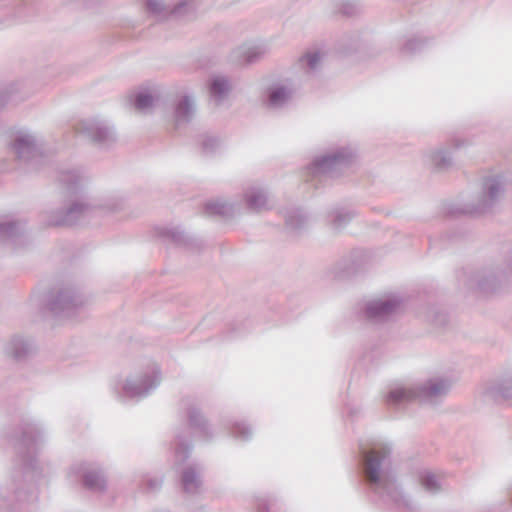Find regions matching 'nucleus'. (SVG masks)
Masks as SVG:
<instances>
[{"mask_svg": "<svg viewBox=\"0 0 512 512\" xmlns=\"http://www.w3.org/2000/svg\"><path fill=\"white\" fill-rule=\"evenodd\" d=\"M391 453V446L387 443H373L370 447L360 445L363 479L382 502L411 511L414 509L413 501L397 483Z\"/></svg>", "mask_w": 512, "mask_h": 512, "instance_id": "obj_1", "label": "nucleus"}, {"mask_svg": "<svg viewBox=\"0 0 512 512\" xmlns=\"http://www.w3.org/2000/svg\"><path fill=\"white\" fill-rule=\"evenodd\" d=\"M45 438V430L38 421L23 419L21 437L17 444V467L13 474L14 495L18 502L37 499V487L43 477V468L36 455Z\"/></svg>", "mask_w": 512, "mask_h": 512, "instance_id": "obj_2", "label": "nucleus"}, {"mask_svg": "<svg viewBox=\"0 0 512 512\" xmlns=\"http://www.w3.org/2000/svg\"><path fill=\"white\" fill-rule=\"evenodd\" d=\"M59 180L67 191L75 196L69 199L64 207L46 211L44 214L46 224L48 226H71L89 219L98 205L91 202L86 195L82 193L78 195L88 181V176L80 168H71L61 170Z\"/></svg>", "mask_w": 512, "mask_h": 512, "instance_id": "obj_3", "label": "nucleus"}, {"mask_svg": "<svg viewBox=\"0 0 512 512\" xmlns=\"http://www.w3.org/2000/svg\"><path fill=\"white\" fill-rule=\"evenodd\" d=\"M451 387V379L447 377H432L416 386H396L391 388L385 396V402L393 409H400L415 400L436 404L448 394Z\"/></svg>", "mask_w": 512, "mask_h": 512, "instance_id": "obj_4", "label": "nucleus"}, {"mask_svg": "<svg viewBox=\"0 0 512 512\" xmlns=\"http://www.w3.org/2000/svg\"><path fill=\"white\" fill-rule=\"evenodd\" d=\"M161 371L158 365L151 364L140 372L119 381L114 390L121 397L143 399L150 395L161 383Z\"/></svg>", "mask_w": 512, "mask_h": 512, "instance_id": "obj_5", "label": "nucleus"}, {"mask_svg": "<svg viewBox=\"0 0 512 512\" xmlns=\"http://www.w3.org/2000/svg\"><path fill=\"white\" fill-rule=\"evenodd\" d=\"M9 146L17 160L31 169H38L44 162L42 138L30 130L13 133Z\"/></svg>", "mask_w": 512, "mask_h": 512, "instance_id": "obj_6", "label": "nucleus"}, {"mask_svg": "<svg viewBox=\"0 0 512 512\" xmlns=\"http://www.w3.org/2000/svg\"><path fill=\"white\" fill-rule=\"evenodd\" d=\"M84 303V297L71 284L54 287L46 299V305L55 317L67 319L74 317Z\"/></svg>", "mask_w": 512, "mask_h": 512, "instance_id": "obj_7", "label": "nucleus"}, {"mask_svg": "<svg viewBox=\"0 0 512 512\" xmlns=\"http://www.w3.org/2000/svg\"><path fill=\"white\" fill-rule=\"evenodd\" d=\"M355 158L350 147H341L323 156L316 157L309 165L308 171L315 178H335L340 175Z\"/></svg>", "mask_w": 512, "mask_h": 512, "instance_id": "obj_8", "label": "nucleus"}, {"mask_svg": "<svg viewBox=\"0 0 512 512\" xmlns=\"http://www.w3.org/2000/svg\"><path fill=\"white\" fill-rule=\"evenodd\" d=\"M504 194V179L501 175H489L484 177L481 184V192L475 203L465 204L458 209L463 214H482L490 211Z\"/></svg>", "mask_w": 512, "mask_h": 512, "instance_id": "obj_9", "label": "nucleus"}, {"mask_svg": "<svg viewBox=\"0 0 512 512\" xmlns=\"http://www.w3.org/2000/svg\"><path fill=\"white\" fill-rule=\"evenodd\" d=\"M473 281L478 289L485 294L496 292L512 284V253L502 264L477 272Z\"/></svg>", "mask_w": 512, "mask_h": 512, "instance_id": "obj_10", "label": "nucleus"}, {"mask_svg": "<svg viewBox=\"0 0 512 512\" xmlns=\"http://www.w3.org/2000/svg\"><path fill=\"white\" fill-rule=\"evenodd\" d=\"M68 478L73 482L82 478L83 486L92 492H104L107 488V480L103 470L90 463L81 462L74 463L67 474Z\"/></svg>", "mask_w": 512, "mask_h": 512, "instance_id": "obj_11", "label": "nucleus"}, {"mask_svg": "<svg viewBox=\"0 0 512 512\" xmlns=\"http://www.w3.org/2000/svg\"><path fill=\"white\" fill-rule=\"evenodd\" d=\"M402 299L398 296H387L373 299L365 306V317L372 323H382L392 319L400 310Z\"/></svg>", "mask_w": 512, "mask_h": 512, "instance_id": "obj_12", "label": "nucleus"}, {"mask_svg": "<svg viewBox=\"0 0 512 512\" xmlns=\"http://www.w3.org/2000/svg\"><path fill=\"white\" fill-rule=\"evenodd\" d=\"M294 93L295 86L291 79H278L265 88L264 103L270 109H280L291 102Z\"/></svg>", "mask_w": 512, "mask_h": 512, "instance_id": "obj_13", "label": "nucleus"}, {"mask_svg": "<svg viewBox=\"0 0 512 512\" xmlns=\"http://www.w3.org/2000/svg\"><path fill=\"white\" fill-rule=\"evenodd\" d=\"M36 0H0V26L12 25L31 16Z\"/></svg>", "mask_w": 512, "mask_h": 512, "instance_id": "obj_14", "label": "nucleus"}, {"mask_svg": "<svg viewBox=\"0 0 512 512\" xmlns=\"http://www.w3.org/2000/svg\"><path fill=\"white\" fill-rule=\"evenodd\" d=\"M76 131L99 145H109L115 141L113 129L97 119H84L78 122Z\"/></svg>", "mask_w": 512, "mask_h": 512, "instance_id": "obj_15", "label": "nucleus"}, {"mask_svg": "<svg viewBox=\"0 0 512 512\" xmlns=\"http://www.w3.org/2000/svg\"><path fill=\"white\" fill-rule=\"evenodd\" d=\"M243 202L246 208L254 213H259L272 208L267 189L258 184L248 186L243 192Z\"/></svg>", "mask_w": 512, "mask_h": 512, "instance_id": "obj_16", "label": "nucleus"}, {"mask_svg": "<svg viewBox=\"0 0 512 512\" xmlns=\"http://www.w3.org/2000/svg\"><path fill=\"white\" fill-rule=\"evenodd\" d=\"M196 112V101L192 94H184L179 98L174 108V123L176 128L187 125Z\"/></svg>", "mask_w": 512, "mask_h": 512, "instance_id": "obj_17", "label": "nucleus"}, {"mask_svg": "<svg viewBox=\"0 0 512 512\" xmlns=\"http://www.w3.org/2000/svg\"><path fill=\"white\" fill-rule=\"evenodd\" d=\"M181 484L183 491L190 495H196L201 492L202 478L200 468L196 466H187L181 473Z\"/></svg>", "mask_w": 512, "mask_h": 512, "instance_id": "obj_18", "label": "nucleus"}, {"mask_svg": "<svg viewBox=\"0 0 512 512\" xmlns=\"http://www.w3.org/2000/svg\"><path fill=\"white\" fill-rule=\"evenodd\" d=\"M187 416L190 427L194 429L197 435L205 441H209L213 438L210 426L198 408L195 406L190 407L187 411Z\"/></svg>", "mask_w": 512, "mask_h": 512, "instance_id": "obj_19", "label": "nucleus"}, {"mask_svg": "<svg viewBox=\"0 0 512 512\" xmlns=\"http://www.w3.org/2000/svg\"><path fill=\"white\" fill-rule=\"evenodd\" d=\"M231 91L229 79L225 76H214L209 81V93L215 105H221Z\"/></svg>", "mask_w": 512, "mask_h": 512, "instance_id": "obj_20", "label": "nucleus"}, {"mask_svg": "<svg viewBox=\"0 0 512 512\" xmlns=\"http://www.w3.org/2000/svg\"><path fill=\"white\" fill-rule=\"evenodd\" d=\"M281 215L285 219L286 228L291 233H297L305 228L308 217L300 209L296 207H288L281 210Z\"/></svg>", "mask_w": 512, "mask_h": 512, "instance_id": "obj_21", "label": "nucleus"}, {"mask_svg": "<svg viewBox=\"0 0 512 512\" xmlns=\"http://www.w3.org/2000/svg\"><path fill=\"white\" fill-rule=\"evenodd\" d=\"M425 161L438 171H444L453 164L450 151L443 147L429 150L425 154Z\"/></svg>", "mask_w": 512, "mask_h": 512, "instance_id": "obj_22", "label": "nucleus"}, {"mask_svg": "<svg viewBox=\"0 0 512 512\" xmlns=\"http://www.w3.org/2000/svg\"><path fill=\"white\" fill-rule=\"evenodd\" d=\"M323 54L318 50L307 51L298 60V67L307 76L316 75L322 67Z\"/></svg>", "mask_w": 512, "mask_h": 512, "instance_id": "obj_23", "label": "nucleus"}, {"mask_svg": "<svg viewBox=\"0 0 512 512\" xmlns=\"http://www.w3.org/2000/svg\"><path fill=\"white\" fill-rule=\"evenodd\" d=\"M24 223L17 220L0 221V241L15 242L24 231Z\"/></svg>", "mask_w": 512, "mask_h": 512, "instance_id": "obj_24", "label": "nucleus"}, {"mask_svg": "<svg viewBox=\"0 0 512 512\" xmlns=\"http://www.w3.org/2000/svg\"><path fill=\"white\" fill-rule=\"evenodd\" d=\"M239 207L237 204L228 202L223 199H217L207 202L205 205V211L209 215H220L222 217H232Z\"/></svg>", "mask_w": 512, "mask_h": 512, "instance_id": "obj_25", "label": "nucleus"}, {"mask_svg": "<svg viewBox=\"0 0 512 512\" xmlns=\"http://www.w3.org/2000/svg\"><path fill=\"white\" fill-rule=\"evenodd\" d=\"M5 351L9 356L21 361L31 353L32 346L22 337H13L7 344Z\"/></svg>", "mask_w": 512, "mask_h": 512, "instance_id": "obj_26", "label": "nucleus"}, {"mask_svg": "<svg viewBox=\"0 0 512 512\" xmlns=\"http://www.w3.org/2000/svg\"><path fill=\"white\" fill-rule=\"evenodd\" d=\"M486 396L495 401L512 400V379L503 380L486 389Z\"/></svg>", "mask_w": 512, "mask_h": 512, "instance_id": "obj_27", "label": "nucleus"}, {"mask_svg": "<svg viewBox=\"0 0 512 512\" xmlns=\"http://www.w3.org/2000/svg\"><path fill=\"white\" fill-rule=\"evenodd\" d=\"M354 217V212L346 208H335L329 212L328 218L334 230L344 228Z\"/></svg>", "mask_w": 512, "mask_h": 512, "instance_id": "obj_28", "label": "nucleus"}, {"mask_svg": "<svg viewBox=\"0 0 512 512\" xmlns=\"http://www.w3.org/2000/svg\"><path fill=\"white\" fill-rule=\"evenodd\" d=\"M419 482L422 488L430 494H437L442 490V484L432 472L424 470L419 473Z\"/></svg>", "mask_w": 512, "mask_h": 512, "instance_id": "obj_29", "label": "nucleus"}, {"mask_svg": "<svg viewBox=\"0 0 512 512\" xmlns=\"http://www.w3.org/2000/svg\"><path fill=\"white\" fill-rule=\"evenodd\" d=\"M191 444L181 435H176L174 442V455L177 464L184 463L190 456Z\"/></svg>", "mask_w": 512, "mask_h": 512, "instance_id": "obj_30", "label": "nucleus"}, {"mask_svg": "<svg viewBox=\"0 0 512 512\" xmlns=\"http://www.w3.org/2000/svg\"><path fill=\"white\" fill-rule=\"evenodd\" d=\"M163 235L179 246L190 247L194 243V239L188 236L180 227L167 228L164 230Z\"/></svg>", "mask_w": 512, "mask_h": 512, "instance_id": "obj_31", "label": "nucleus"}, {"mask_svg": "<svg viewBox=\"0 0 512 512\" xmlns=\"http://www.w3.org/2000/svg\"><path fill=\"white\" fill-rule=\"evenodd\" d=\"M195 11L196 3L194 0H182L172 9H170L169 13L173 17L190 19L194 16Z\"/></svg>", "mask_w": 512, "mask_h": 512, "instance_id": "obj_32", "label": "nucleus"}, {"mask_svg": "<svg viewBox=\"0 0 512 512\" xmlns=\"http://www.w3.org/2000/svg\"><path fill=\"white\" fill-rule=\"evenodd\" d=\"M163 477L144 475L139 483V489L146 494H154L161 490Z\"/></svg>", "mask_w": 512, "mask_h": 512, "instance_id": "obj_33", "label": "nucleus"}, {"mask_svg": "<svg viewBox=\"0 0 512 512\" xmlns=\"http://www.w3.org/2000/svg\"><path fill=\"white\" fill-rule=\"evenodd\" d=\"M266 52V48L264 45H254L247 48H244L241 52L243 56V61L246 64H252L256 62L260 57H262Z\"/></svg>", "mask_w": 512, "mask_h": 512, "instance_id": "obj_34", "label": "nucleus"}, {"mask_svg": "<svg viewBox=\"0 0 512 512\" xmlns=\"http://www.w3.org/2000/svg\"><path fill=\"white\" fill-rule=\"evenodd\" d=\"M220 140L218 137L213 135H202L200 137V145L202 151L206 155H211L216 152L220 147Z\"/></svg>", "mask_w": 512, "mask_h": 512, "instance_id": "obj_35", "label": "nucleus"}, {"mask_svg": "<svg viewBox=\"0 0 512 512\" xmlns=\"http://www.w3.org/2000/svg\"><path fill=\"white\" fill-rule=\"evenodd\" d=\"M133 104L137 110L146 111L154 104V98L147 92H139L135 95Z\"/></svg>", "mask_w": 512, "mask_h": 512, "instance_id": "obj_36", "label": "nucleus"}, {"mask_svg": "<svg viewBox=\"0 0 512 512\" xmlns=\"http://www.w3.org/2000/svg\"><path fill=\"white\" fill-rule=\"evenodd\" d=\"M339 10L343 15L351 17L358 15L362 11V5L357 0H343Z\"/></svg>", "mask_w": 512, "mask_h": 512, "instance_id": "obj_37", "label": "nucleus"}, {"mask_svg": "<svg viewBox=\"0 0 512 512\" xmlns=\"http://www.w3.org/2000/svg\"><path fill=\"white\" fill-rule=\"evenodd\" d=\"M252 429L244 422H235L232 427V435L239 440L247 441L252 437Z\"/></svg>", "mask_w": 512, "mask_h": 512, "instance_id": "obj_38", "label": "nucleus"}, {"mask_svg": "<svg viewBox=\"0 0 512 512\" xmlns=\"http://www.w3.org/2000/svg\"><path fill=\"white\" fill-rule=\"evenodd\" d=\"M359 36L357 34L344 36L340 40V48L344 53L355 51L359 47Z\"/></svg>", "mask_w": 512, "mask_h": 512, "instance_id": "obj_39", "label": "nucleus"}, {"mask_svg": "<svg viewBox=\"0 0 512 512\" xmlns=\"http://www.w3.org/2000/svg\"><path fill=\"white\" fill-rule=\"evenodd\" d=\"M145 6L149 13L158 17H162L168 12L162 0H145Z\"/></svg>", "mask_w": 512, "mask_h": 512, "instance_id": "obj_40", "label": "nucleus"}, {"mask_svg": "<svg viewBox=\"0 0 512 512\" xmlns=\"http://www.w3.org/2000/svg\"><path fill=\"white\" fill-rule=\"evenodd\" d=\"M423 46V41L418 38H410L403 45L401 52L405 55H412L419 51Z\"/></svg>", "mask_w": 512, "mask_h": 512, "instance_id": "obj_41", "label": "nucleus"}, {"mask_svg": "<svg viewBox=\"0 0 512 512\" xmlns=\"http://www.w3.org/2000/svg\"><path fill=\"white\" fill-rule=\"evenodd\" d=\"M429 320L435 325H443L446 322V315L442 312H434L429 316Z\"/></svg>", "mask_w": 512, "mask_h": 512, "instance_id": "obj_42", "label": "nucleus"}, {"mask_svg": "<svg viewBox=\"0 0 512 512\" xmlns=\"http://www.w3.org/2000/svg\"><path fill=\"white\" fill-rule=\"evenodd\" d=\"M272 507L273 504L266 499H261L258 503L259 512H271Z\"/></svg>", "mask_w": 512, "mask_h": 512, "instance_id": "obj_43", "label": "nucleus"}, {"mask_svg": "<svg viewBox=\"0 0 512 512\" xmlns=\"http://www.w3.org/2000/svg\"><path fill=\"white\" fill-rule=\"evenodd\" d=\"M120 206H121V203L119 201H113V203L105 204L101 207L105 208L107 210H110V211H116L120 208Z\"/></svg>", "mask_w": 512, "mask_h": 512, "instance_id": "obj_44", "label": "nucleus"}, {"mask_svg": "<svg viewBox=\"0 0 512 512\" xmlns=\"http://www.w3.org/2000/svg\"><path fill=\"white\" fill-rule=\"evenodd\" d=\"M450 145L453 146L455 149L461 148L465 145V142L459 138H452L450 140Z\"/></svg>", "mask_w": 512, "mask_h": 512, "instance_id": "obj_45", "label": "nucleus"}]
</instances>
